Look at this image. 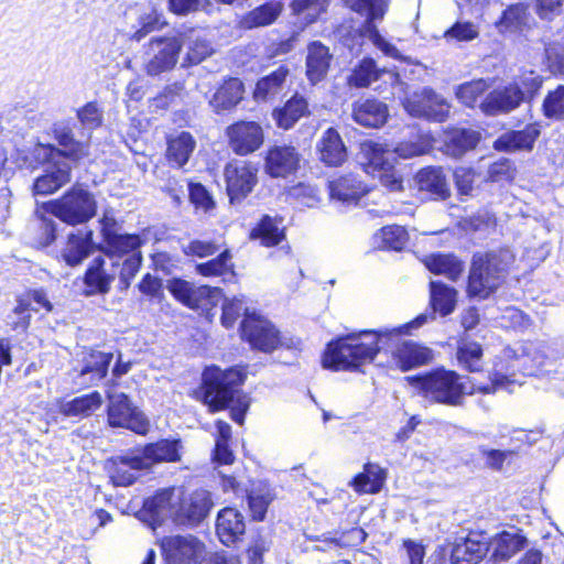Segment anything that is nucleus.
Listing matches in <instances>:
<instances>
[{
    "instance_id": "f257e3e1",
    "label": "nucleus",
    "mask_w": 564,
    "mask_h": 564,
    "mask_svg": "<svg viewBox=\"0 0 564 564\" xmlns=\"http://www.w3.org/2000/svg\"><path fill=\"white\" fill-rule=\"evenodd\" d=\"M57 145L37 143L32 155L34 160L44 165V173L33 183V194L50 195L70 182L73 164L89 154V143L76 140L73 129L65 122H57L52 129Z\"/></svg>"
},
{
    "instance_id": "f03ea898",
    "label": "nucleus",
    "mask_w": 564,
    "mask_h": 564,
    "mask_svg": "<svg viewBox=\"0 0 564 564\" xmlns=\"http://www.w3.org/2000/svg\"><path fill=\"white\" fill-rule=\"evenodd\" d=\"M400 329H398L399 332ZM397 329L351 333L330 341L323 356L324 368L355 370L373 360L383 349L384 339H391Z\"/></svg>"
},
{
    "instance_id": "7ed1b4c3",
    "label": "nucleus",
    "mask_w": 564,
    "mask_h": 564,
    "mask_svg": "<svg viewBox=\"0 0 564 564\" xmlns=\"http://www.w3.org/2000/svg\"><path fill=\"white\" fill-rule=\"evenodd\" d=\"M410 383L419 390V393L431 403H440L448 406H462L465 394L475 392L494 393L498 388L503 387L507 378L495 375L490 384L473 383L468 389L462 377L452 370L438 368L424 376L409 377Z\"/></svg>"
},
{
    "instance_id": "20e7f679",
    "label": "nucleus",
    "mask_w": 564,
    "mask_h": 564,
    "mask_svg": "<svg viewBox=\"0 0 564 564\" xmlns=\"http://www.w3.org/2000/svg\"><path fill=\"white\" fill-rule=\"evenodd\" d=\"M245 377L246 375L237 368L221 370L216 366L207 367L203 372V402L212 412L224 410L234 403L230 416L241 425L249 409V400L247 397L240 395L238 390Z\"/></svg>"
},
{
    "instance_id": "39448f33",
    "label": "nucleus",
    "mask_w": 564,
    "mask_h": 564,
    "mask_svg": "<svg viewBox=\"0 0 564 564\" xmlns=\"http://www.w3.org/2000/svg\"><path fill=\"white\" fill-rule=\"evenodd\" d=\"M513 260L509 249L475 254L468 276V295L478 300L488 299L505 283Z\"/></svg>"
},
{
    "instance_id": "423d86ee",
    "label": "nucleus",
    "mask_w": 564,
    "mask_h": 564,
    "mask_svg": "<svg viewBox=\"0 0 564 564\" xmlns=\"http://www.w3.org/2000/svg\"><path fill=\"white\" fill-rule=\"evenodd\" d=\"M434 313L421 314L412 322L404 324L395 329L399 332L392 334L391 339H384L383 349L393 345L391 351L395 365L403 371L426 365L433 359V352L430 348L422 346L413 340L399 341V335L409 333L411 329L423 326L429 318H433Z\"/></svg>"
},
{
    "instance_id": "0eeeda50",
    "label": "nucleus",
    "mask_w": 564,
    "mask_h": 564,
    "mask_svg": "<svg viewBox=\"0 0 564 564\" xmlns=\"http://www.w3.org/2000/svg\"><path fill=\"white\" fill-rule=\"evenodd\" d=\"M242 338L246 339L253 349L263 352H272L273 350L285 347L292 348L294 341L292 338L280 336L275 326L267 318L248 314L241 323Z\"/></svg>"
},
{
    "instance_id": "6e6552de",
    "label": "nucleus",
    "mask_w": 564,
    "mask_h": 564,
    "mask_svg": "<svg viewBox=\"0 0 564 564\" xmlns=\"http://www.w3.org/2000/svg\"><path fill=\"white\" fill-rule=\"evenodd\" d=\"M51 213L62 221L77 225L88 221L96 213L94 196L82 187H73L59 199L51 203Z\"/></svg>"
},
{
    "instance_id": "1a4fd4ad",
    "label": "nucleus",
    "mask_w": 564,
    "mask_h": 564,
    "mask_svg": "<svg viewBox=\"0 0 564 564\" xmlns=\"http://www.w3.org/2000/svg\"><path fill=\"white\" fill-rule=\"evenodd\" d=\"M346 6L352 11L365 15L366 23L365 29L368 33V37L371 40L375 46H377L386 55L400 59L401 54L399 50L386 41L379 33L378 29L373 24L376 20L383 18L388 8V0H344Z\"/></svg>"
},
{
    "instance_id": "9d476101",
    "label": "nucleus",
    "mask_w": 564,
    "mask_h": 564,
    "mask_svg": "<svg viewBox=\"0 0 564 564\" xmlns=\"http://www.w3.org/2000/svg\"><path fill=\"white\" fill-rule=\"evenodd\" d=\"M403 107L409 115L416 118H424L430 121L444 122L451 110L449 102L432 88L424 87L414 91L411 96L404 97Z\"/></svg>"
},
{
    "instance_id": "9b49d317",
    "label": "nucleus",
    "mask_w": 564,
    "mask_h": 564,
    "mask_svg": "<svg viewBox=\"0 0 564 564\" xmlns=\"http://www.w3.org/2000/svg\"><path fill=\"white\" fill-rule=\"evenodd\" d=\"M108 423L113 427H124L138 434H145L149 430L147 417L131 403L127 394H108Z\"/></svg>"
},
{
    "instance_id": "f8f14e48",
    "label": "nucleus",
    "mask_w": 564,
    "mask_h": 564,
    "mask_svg": "<svg viewBox=\"0 0 564 564\" xmlns=\"http://www.w3.org/2000/svg\"><path fill=\"white\" fill-rule=\"evenodd\" d=\"M162 549L166 564H202L205 556L204 544L191 534L165 538Z\"/></svg>"
},
{
    "instance_id": "ddd939ff",
    "label": "nucleus",
    "mask_w": 564,
    "mask_h": 564,
    "mask_svg": "<svg viewBox=\"0 0 564 564\" xmlns=\"http://www.w3.org/2000/svg\"><path fill=\"white\" fill-rule=\"evenodd\" d=\"M119 262L112 256H98L89 263L85 276L87 295L107 294L118 274Z\"/></svg>"
},
{
    "instance_id": "4468645a",
    "label": "nucleus",
    "mask_w": 564,
    "mask_h": 564,
    "mask_svg": "<svg viewBox=\"0 0 564 564\" xmlns=\"http://www.w3.org/2000/svg\"><path fill=\"white\" fill-rule=\"evenodd\" d=\"M181 44L175 37H158L151 40L147 52V72L155 76L171 70L177 63Z\"/></svg>"
},
{
    "instance_id": "2eb2a0df",
    "label": "nucleus",
    "mask_w": 564,
    "mask_h": 564,
    "mask_svg": "<svg viewBox=\"0 0 564 564\" xmlns=\"http://www.w3.org/2000/svg\"><path fill=\"white\" fill-rule=\"evenodd\" d=\"M230 149L238 155H248L264 142L262 127L254 121H238L226 129Z\"/></svg>"
},
{
    "instance_id": "dca6fc26",
    "label": "nucleus",
    "mask_w": 564,
    "mask_h": 564,
    "mask_svg": "<svg viewBox=\"0 0 564 564\" xmlns=\"http://www.w3.org/2000/svg\"><path fill=\"white\" fill-rule=\"evenodd\" d=\"M177 508L175 510V520L182 524L197 525L209 513L214 506L210 492L204 489H198L181 497L177 494Z\"/></svg>"
},
{
    "instance_id": "f3484780",
    "label": "nucleus",
    "mask_w": 564,
    "mask_h": 564,
    "mask_svg": "<svg viewBox=\"0 0 564 564\" xmlns=\"http://www.w3.org/2000/svg\"><path fill=\"white\" fill-rule=\"evenodd\" d=\"M224 174L231 203L245 198L257 183V169L247 162L228 163Z\"/></svg>"
},
{
    "instance_id": "a211bd4d",
    "label": "nucleus",
    "mask_w": 564,
    "mask_h": 564,
    "mask_svg": "<svg viewBox=\"0 0 564 564\" xmlns=\"http://www.w3.org/2000/svg\"><path fill=\"white\" fill-rule=\"evenodd\" d=\"M524 100V93L518 84H510L490 91L479 104L481 111L488 116L508 113Z\"/></svg>"
},
{
    "instance_id": "6ab92c4d",
    "label": "nucleus",
    "mask_w": 564,
    "mask_h": 564,
    "mask_svg": "<svg viewBox=\"0 0 564 564\" xmlns=\"http://www.w3.org/2000/svg\"><path fill=\"white\" fill-rule=\"evenodd\" d=\"M300 155L294 147H271L264 159V171L271 177H286L299 166Z\"/></svg>"
},
{
    "instance_id": "aec40b11",
    "label": "nucleus",
    "mask_w": 564,
    "mask_h": 564,
    "mask_svg": "<svg viewBox=\"0 0 564 564\" xmlns=\"http://www.w3.org/2000/svg\"><path fill=\"white\" fill-rule=\"evenodd\" d=\"M488 542L478 534L458 538L452 546L453 564H475L488 553Z\"/></svg>"
},
{
    "instance_id": "412c9836",
    "label": "nucleus",
    "mask_w": 564,
    "mask_h": 564,
    "mask_svg": "<svg viewBox=\"0 0 564 564\" xmlns=\"http://www.w3.org/2000/svg\"><path fill=\"white\" fill-rule=\"evenodd\" d=\"M328 188L333 200H337L347 206L357 205L360 198L367 193L366 185L352 174L329 181Z\"/></svg>"
},
{
    "instance_id": "4be33fe9",
    "label": "nucleus",
    "mask_w": 564,
    "mask_h": 564,
    "mask_svg": "<svg viewBox=\"0 0 564 564\" xmlns=\"http://www.w3.org/2000/svg\"><path fill=\"white\" fill-rule=\"evenodd\" d=\"M525 539L516 531H503L488 542L489 560L495 563L506 562L524 546Z\"/></svg>"
},
{
    "instance_id": "5701e85b",
    "label": "nucleus",
    "mask_w": 564,
    "mask_h": 564,
    "mask_svg": "<svg viewBox=\"0 0 564 564\" xmlns=\"http://www.w3.org/2000/svg\"><path fill=\"white\" fill-rule=\"evenodd\" d=\"M246 524L243 516L235 508H224L219 511L216 521V531L219 540L230 545L243 535Z\"/></svg>"
},
{
    "instance_id": "b1692460",
    "label": "nucleus",
    "mask_w": 564,
    "mask_h": 564,
    "mask_svg": "<svg viewBox=\"0 0 564 564\" xmlns=\"http://www.w3.org/2000/svg\"><path fill=\"white\" fill-rule=\"evenodd\" d=\"M144 460L140 455L130 454L116 457L109 468L110 479L115 486H130L138 477V473L145 469Z\"/></svg>"
},
{
    "instance_id": "393cba45",
    "label": "nucleus",
    "mask_w": 564,
    "mask_h": 564,
    "mask_svg": "<svg viewBox=\"0 0 564 564\" xmlns=\"http://www.w3.org/2000/svg\"><path fill=\"white\" fill-rule=\"evenodd\" d=\"M540 134L534 126H528L520 131H508L495 141V149L506 152L530 151Z\"/></svg>"
},
{
    "instance_id": "a878e982",
    "label": "nucleus",
    "mask_w": 564,
    "mask_h": 564,
    "mask_svg": "<svg viewBox=\"0 0 564 564\" xmlns=\"http://www.w3.org/2000/svg\"><path fill=\"white\" fill-rule=\"evenodd\" d=\"M352 117L360 126L379 128L387 121L388 108L379 100L367 99L354 105Z\"/></svg>"
},
{
    "instance_id": "bb28decb",
    "label": "nucleus",
    "mask_w": 564,
    "mask_h": 564,
    "mask_svg": "<svg viewBox=\"0 0 564 564\" xmlns=\"http://www.w3.org/2000/svg\"><path fill=\"white\" fill-rule=\"evenodd\" d=\"M479 141V133L470 129H453L444 133V152L453 158H460L474 149Z\"/></svg>"
},
{
    "instance_id": "cd10ccee",
    "label": "nucleus",
    "mask_w": 564,
    "mask_h": 564,
    "mask_svg": "<svg viewBox=\"0 0 564 564\" xmlns=\"http://www.w3.org/2000/svg\"><path fill=\"white\" fill-rule=\"evenodd\" d=\"M321 160L330 166H338L347 158L346 148L339 133L334 129H327L318 143Z\"/></svg>"
},
{
    "instance_id": "c85d7f7f",
    "label": "nucleus",
    "mask_w": 564,
    "mask_h": 564,
    "mask_svg": "<svg viewBox=\"0 0 564 564\" xmlns=\"http://www.w3.org/2000/svg\"><path fill=\"white\" fill-rule=\"evenodd\" d=\"M414 180L421 192L430 193L442 199L449 195L446 177L440 167L422 169L416 173Z\"/></svg>"
},
{
    "instance_id": "c756f323",
    "label": "nucleus",
    "mask_w": 564,
    "mask_h": 564,
    "mask_svg": "<svg viewBox=\"0 0 564 564\" xmlns=\"http://www.w3.org/2000/svg\"><path fill=\"white\" fill-rule=\"evenodd\" d=\"M330 54L328 48L319 42H314L308 46L306 57V75L311 83L321 82L329 68Z\"/></svg>"
},
{
    "instance_id": "7c9ffc66",
    "label": "nucleus",
    "mask_w": 564,
    "mask_h": 564,
    "mask_svg": "<svg viewBox=\"0 0 564 564\" xmlns=\"http://www.w3.org/2000/svg\"><path fill=\"white\" fill-rule=\"evenodd\" d=\"M138 455H140L141 460H144V468L147 469L155 463L176 462L180 459L177 442L169 440H161L149 444Z\"/></svg>"
},
{
    "instance_id": "2f4dec72",
    "label": "nucleus",
    "mask_w": 564,
    "mask_h": 564,
    "mask_svg": "<svg viewBox=\"0 0 564 564\" xmlns=\"http://www.w3.org/2000/svg\"><path fill=\"white\" fill-rule=\"evenodd\" d=\"M196 148V141L189 132L182 131L167 141L166 156L169 162L176 167H183L189 160Z\"/></svg>"
},
{
    "instance_id": "473e14b6",
    "label": "nucleus",
    "mask_w": 564,
    "mask_h": 564,
    "mask_svg": "<svg viewBox=\"0 0 564 564\" xmlns=\"http://www.w3.org/2000/svg\"><path fill=\"white\" fill-rule=\"evenodd\" d=\"M177 494L175 489H164L154 497L144 501V510L149 512L154 521L163 520L166 517L175 518Z\"/></svg>"
},
{
    "instance_id": "72a5a7b5",
    "label": "nucleus",
    "mask_w": 564,
    "mask_h": 564,
    "mask_svg": "<svg viewBox=\"0 0 564 564\" xmlns=\"http://www.w3.org/2000/svg\"><path fill=\"white\" fill-rule=\"evenodd\" d=\"M424 265L435 274H443L452 281H456L464 271L463 262L454 254L434 253L426 256Z\"/></svg>"
},
{
    "instance_id": "f704fd0d",
    "label": "nucleus",
    "mask_w": 564,
    "mask_h": 564,
    "mask_svg": "<svg viewBox=\"0 0 564 564\" xmlns=\"http://www.w3.org/2000/svg\"><path fill=\"white\" fill-rule=\"evenodd\" d=\"M282 219L263 216L259 224L251 230L250 238L259 240L262 246L273 247L284 238V230L281 228Z\"/></svg>"
},
{
    "instance_id": "c9c22d12",
    "label": "nucleus",
    "mask_w": 564,
    "mask_h": 564,
    "mask_svg": "<svg viewBox=\"0 0 564 564\" xmlns=\"http://www.w3.org/2000/svg\"><path fill=\"white\" fill-rule=\"evenodd\" d=\"M307 113V101L304 97L295 94L290 100L286 101L283 108L273 111V117L280 128L288 130Z\"/></svg>"
},
{
    "instance_id": "e433bc0d",
    "label": "nucleus",
    "mask_w": 564,
    "mask_h": 564,
    "mask_svg": "<svg viewBox=\"0 0 564 564\" xmlns=\"http://www.w3.org/2000/svg\"><path fill=\"white\" fill-rule=\"evenodd\" d=\"M242 83L238 78H230L217 89L210 105L217 112L231 109L242 99Z\"/></svg>"
},
{
    "instance_id": "4c0bfd02",
    "label": "nucleus",
    "mask_w": 564,
    "mask_h": 564,
    "mask_svg": "<svg viewBox=\"0 0 564 564\" xmlns=\"http://www.w3.org/2000/svg\"><path fill=\"white\" fill-rule=\"evenodd\" d=\"M112 354L91 350L85 358L79 371L80 377L89 376V382L96 383L107 376L112 361Z\"/></svg>"
},
{
    "instance_id": "58836bf2",
    "label": "nucleus",
    "mask_w": 564,
    "mask_h": 564,
    "mask_svg": "<svg viewBox=\"0 0 564 564\" xmlns=\"http://www.w3.org/2000/svg\"><path fill=\"white\" fill-rule=\"evenodd\" d=\"M102 404L101 394L94 391L89 394L76 397L61 404L59 411L65 416H88Z\"/></svg>"
},
{
    "instance_id": "ea45409f",
    "label": "nucleus",
    "mask_w": 564,
    "mask_h": 564,
    "mask_svg": "<svg viewBox=\"0 0 564 564\" xmlns=\"http://www.w3.org/2000/svg\"><path fill=\"white\" fill-rule=\"evenodd\" d=\"M529 22L528 7L523 3H516L508 7L497 22V28L501 33L522 32Z\"/></svg>"
},
{
    "instance_id": "a19ab883",
    "label": "nucleus",
    "mask_w": 564,
    "mask_h": 564,
    "mask_svg": "<svg viewBox=\"0 0 564 564\" xmlns=\"http://www.w3.org/2000/svg\"><path fill=\"white\" fill-rule=\"evenodd\" d=\"M383 480L384 473L380 466L368 463L364 467V473L358 474L350 485L359 494H376L381 489Z\"/></svg>"
},
{
    "instance_id": "79ce46f5",
    "label": "nucleus",
    "mask_w": 564,
    "mask_h": 564,
    "mask_svg": "<svg viewBox=\"0 0 564 564\" xmlns=\"http://www.w3.org/2000/svg\"><path fill=\"white\" fill-rule=\"evenodd\" d=\"M273 499L274 494L268 484L262 481L253 484L248 494V505L252 518L257 521H262Z\"/></svg>"
},
{
    "instance_id": "37998d69",
    "label": "nucleus",
    "mask_w": 564,
    "mask_h": 564,
    "mask_svg": "<svg viewBox=\"0 0 564 564\" xmlns=\"http://www.w3.org/2000/svg\"><path fill=\"white\" fill-rule=\"evenodd\" d=\"M91 236V231L85 235H69L67 245L63 251V258L67 264L77 265L89 256L93 249Z\"/></svg>"
},
{
    "instance_id": "c03bdc74",
    "label": "nucleus",
    "mask_w": 564,
    "mask_h": 564,
    "mask_svg": "<svg viewBox=\"0 0 564 564\" xmlns=\"http://www.w3.org/2000/svg\"><path fill=\"white\" fill-rule=\"evenodd\" d=\"M360 148L361 155L367 161L368 169H372V172H380L387 167H392V162L390 161L391 152L384 144L365 141Z\"/></svg>"
},
{
    "instance_id": "a18cd8bd",
    "label": "nucleus",
    "mask_w": 564,
    "mask_h": 564,
    "mask_svg": "<svg viewBox=\"0 0 564 564\" xmlns=\"http://www.w3.org/2000/svg\"><path fill=\"white\" fill-rule=\"evenodd\" d=\"M431 304L443 316L451 314L456 304V291L438 281H431Z\"/></svg>"
},
{
    "instance_id": "49530a36",
    "label": "nucleus",
    "mask_w": 564,
    "mask_h": 564,
    "mask_svg": "<svg viewBox=\"0 0 564 564\" xmlns=\"http://www.w3.org/2000/svg\"><path fill=\"white\" fill-rule=\"evenodd\" d=\"M282 9L283 6L281 2H267L250 11L245 17L243 24L249 29L269 25L276 20Z\"/></svg>"
},
{
    "instance_id": "de8ad7c7",
    "label": "nucleus",
    "mask_w": 564,
    "mask_h": 564,
    "mask_svg": "<svg viewBox=\"0 0 564 564\" xmlns=\"http://www.w3.org/2000/svg\"><path fill=\"white\" fill-rule=\"evenodd\" d=\"M106 246L107 253L105 256H112L119 262L124 254L130 256L140 252L141 239L138 235L118 232L106 241Z\"/></svg>"
},
{
    "instance_id": "09e8293b",
    "label": "nucleus",
    "mask_w": 564,
    "mask_h": 564,
    "mask_svg": "<svg viewBox=\"0 0 564 564\" xmlns=\"http://www.w3.org/2000/svg\"><path fill=\"white\" fill-rule=\"evenodd\" d=\"M289 75V69L280 66L270 75L261 78L256 86L254 97L257 99H267L276 95L281 89Z\"/></svg>"
},
{
    "instance_id": "8fccbe9b",
    "label": "nucleus",
    "mask_w": 564,
    "mask_h": 564,
    "mask_svg": "<svg viewBox=\"0 0 564 564\" xmlns=\"http://www.w3.org/2000/svg\"><path fill=\"white\" fill-rule=\"evenodd\" d=\"M490 87V84L480 78L457 86L455 90L456 98L467 107H474L479 97H481Z\"/></svg>"
},
{
    "instance_id": "3c124183",
    "label": "nucleus",
    "mask_w": 564,
    "mask_h": 564,
    "mask_svg": "<svg viewBox=\"0 0 564 564\" xmlns=\"http://www.w3.org/2000/svg\"><path fill=\"white\" fill-rule=\"evenodd\" d=\"M482 349L475 341H462L458 346L457 358L459 364L467 370L474 372L481 368Z\"/></svg>"
},
{
    "instance_id": "603ef678",
    "label": "nucleus",
    "mask_w": 564,
    "mask_h": 564,
    "mask_svg": "<svg viewBox=\"0 0 564 564\" xmlns=\"http://www.w3.org/2000/svg\"><path fill=\"white\" fill-rule=\"evenodd\" d=\"M380 70L372 58H365L348 77V83L354 87H367L379 78Z\"/></svg>"
},
{
    "instance_id": "864d4df0",
    "label": "nucleus",
    "mask_w": 564,
    "mask_h": 564,
    "mask_svg": "<svg viewBox=\"0 0 564 564\" xmlns=\"http://www.w3.org/2000/svg\"><path fill=\"white\" fill-rule=\"evenodd\" d=\"M76 118L82 129L90 133L102 124L104 115L97 102L89 101L76 110ZM89 137L90 134H88Z\"/></svg>"
},
{
    "instance_id": "5fc2aeb1",
    "label": "nucleus",
    "mask_w": 564,
    "mask_h": 564,
    "mask_svg": "<svg viewBox=\"0 0 564 564\" xmlns=\"http://www.w3.org/2000/svg\"><path fill=\"white\" fill-rule=\"evenodd\" d=\"M381 240L379 247L392 250H401L408 241L406 230L397 225L386 226L376 236Z\"/></svg>"
},
{
    "instance_id": "6e6d98bb",
    "label": "nucleus",
    "mask_w": 564,
    "mask_h": 564,
    "mask_svg": "<svg viewBox=\"0 0 564 564\" xmlns=\"http://www.w3.org/2000/svg\"><path fill=\"white\" fill-rule=\"evenodd\" d=\"M479 36V26L470 21H457L444 33L447 42H470Z\"/></svg>"
},
{
    "instance_id": "4d7b16f0",
    "label": "nucleus",
    "mask_w": 564,
    "mask_h": 564,
    "mask_svg": "<svg viewBox=\"0 0 564 564\" xmlns=\"http://www.w3.org/2000/svg\"><path fill=\"white\" fill-rule=\"evenodd\" d=\"M231 254L223 251L217 258L196 265V271L204 276H218L229 272L232 268Z\"/></svg>"
},
{
    "instance_id": "13d9d810",
    "label": "nucleus",
    "mask_w": 564,
    "mask_h": 564,
    "mask_svg": "<svg viewBox=\"0 0 564 564\" xmlns=\"http://www.w3.org/2000/svg\"><path fill=\"white\" fill-rule=\"evenodd\" d=\"M185 62L188 65H196L212 55L213 47L209 42L198 36L189 37L186 42Z\"/></svg>"
},
{
    "instance_id": "bf43d9fd",
    "label": "nucleus",
    "mask_w": 564,
    "mask_h": 564,
    "mask_svg": "<svg viewBox=\"0 0 564 564\" xmlns=\"http://www.w3.org/2000/svg\"><path fill=\"white\" fill-rule=\"evenodd\" d=\"M543 113L554 120H564V85L550 91L543 101Z\"/></svg>"
},
{
    "instance_id": "052dcab7",
    "label": "nucleus",
    "mask_w": 564,
    "mask_h": 564,
    "mask_svg": "<svg viewBox=\"0 0 564 564\" xmlns=\"http://www.w3.org/2000/svg\"><path fill=\"white\" fill-rule=\"evenodd\" d=\"M329 0H294L292 8L296 13L306 12L305 19L313 22L322 12H324Z\"/></svg>"
},
{
    "instance_id": "680f3d73",
    "label": "nucleus",
    "mask_w": 564,
    "mask_h": 564,
    "mask_svg": "<svg viewBox=\"0 0 564 564\" xmlns=\"http://www.w3.org/2000/svg\"><path fill=\"white\" fill-rule=\"evenodd\" d=\"M141 265V253L134 252L128 256L122 262L119 261L118 274L121 282L128 286L130 280L134 278Z\"/></svg>"
},
{
    "instance_id": "e2e57ef3",
    "label": "nucleus",
    "mask_w": 564,
    "mask_h": 564,
    "mask_svg": "<svg viewBox=\"0 0 564 564\" xmlns=\"http://www.w3.org/2000/svg\"><path fill=\"white\" fill-rule=\"evenodd\" d=\"M475 171L470 167L459 166L454 171V178L462 195H470L474 189Z\"/></svg>"
},
{
    "instance_id": "0e129e2a",
    "label": "nucleus",
    "mask_w": 564,
    "mask_h": 564,
    "mask_svg": "<svg viewBox=\"0 0 564 564\" xmlns=\"http://www.w3.org/2000/svg\"><path fill=\"white\" fill-rule=\"evenodd\" d=\"M215 293H218V289H212L207 285H195L192 283L188 307L198 308L208 304Z\"/></svg>"
},
{
    "instance_id": "69168bd1",
    "label": "nucleus",
    "mask_w": 564,
    "mask_h": 564,
    "mask_svg": "<svg viewBox=\"0 0 564 564\" xmlns=\"http://www.w3.org/2000/svg\"><path fill=\"white\" fill-rule=\"evenodd\" d=\"M513 178V169L511 161L501 159L494 162L488 167V180L491 182L509 181Z\"/></svg>"
},
{
    "instance_id": "338daca9",
    "label": "nucleus",
    "mask_w": 564,
    "mask_h": 564,
    "mask_svg": "<svg viewBox=\"0 0 564 564\" xmlns=\"http://www.w3.org/2000/svg\"><path fill=\"white\" fill-rule=\"evenodd\" d=\"M188 193L191 202L197 207L202 208L205 212L209 210L214 206V202L207 192V189L202 184H188Z\"/></svg>"
},
{
    "instance_id": "774afa93",
    "label": "nucleus",
    "mask_w": 564,
    "mask_h": 564,
    "mask_svg": "<svg viewBox=\"0 0 564 564\" xmlns=\"http://www.w3.org/2000/svg\"><path fill=\"white\" fill-rule=\"evenodd\" d=\"M242 308L243 303L241 300H226L225 303L223 304V325L227 328L231 327L237 321V318L240 316Z\"/></svg>"
}]
</instances>
